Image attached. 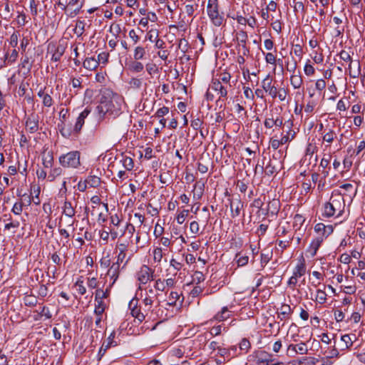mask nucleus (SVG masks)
I'll use <instances>...</instances> for the list:
<instances>
[{
    "mask_svg": "<svg viewBox=\"0 0 365 365\" xmlns=\"http://www.w3.org/2000/svg\"><path fill=\"white\" fill-rule=\"evenodd\" d=\"M116 101L113 98H108L106 96H102L99 105L96 109L100 115L104 116L106 114L118 115L120 112L119 105H116Z\"/></svg>",
    "mask_w": 365,
    "mask_h": 365,
    "instance_id": "1",
    "label": "nucleus"
},
{
    "mask_svg": "<svg viewBox=\"0 0 365 365\" xmlns=\"http://www.w3.org/2000/svg\"><path fill=\"white\" fill-rule=\"evenodd\" d=\"M344 207V199L341 197H331L329 202H327L324 205V212L322 216L325 217H331L338 212L337 216H339L343 212Z\"/></svg>",
    "mask_w": 365,
    "mask_h": 365,
    "instance_id": "2",
    "label": "nucleus"
},
{
    "mask_svg": "<svg viewBox=\"0 0 365 365\" xmlns=\"http://www.w3.org/2000/svg\"><path fill=\"white\" fill-rule=\"evenodd\" d=\"M81 153L78 150L70 151L59 157V163L63 168H78L81 165Z\"/></svg>",
    "mask_w": 365,
    "mask_h": 365,
    "instance_id": "3",
    "label": "nucleus"
},
{
    "mask_svg": "<svg viewBox=\"0 0 365 365\" xmlns=\"http://www.w3.org/2000/svg\"><path fill=\"white\" fill-rule=\"evenodd\" d=\"M339 56L340 59L346 63H349V74L351 78H358L361 73L360 63L359 61H353L349 52L342 50Z\"/></svg>",
    "mask_w": 365,
    "mask_h": 365,
    "instance_id": "4",
    "label": "nucleus"
},
{
    "mask_svg": "<svg viewBox=\"0 0 365 365\" xmlns=\"http://www.w3.org/2000/svg\"><path fill=\"white\" fill-rule=\"evenodd\" d=\"M66 48V42L65 41H59L58 44L50 43L48 46V51L52 53L51 61L54 62L60 61Z\"/></svg>",
    "mask_w": 365,
    "mask_h": 365,
    "instance_id": "5",
    "label": "nucleus"
},
{
    "mask_svg": "<svg viewBox=\"0 0 365 365\" xmlns=\"http://www.w3.org/2000/svg\"><path fill=\"white\" fill-rule=\"evenodd\" d=\"M154 270L147 265H143L137 272V279L140 284H147L150 279H153Z\"/></svg>",
    "mask_w": 365,
    "mask_h": 365,
    "instance_id": "6",
    "label": "nucleus"
},
{
    "mask_svg": "<svg viewBox=\"0 0 365 365\" xmlns=\"http://www.w3.org/2000/svg\"><path fill=\"white\" fill-rule=\"evenodd\" d=\"M115 336V332L113 331L109 336L108 337L106 341H104L100 348L98 353V360H101V358L105 355L106 351L112 347V346H117L118 343L116 341L114 340Z\"/></svg>",
    "mask_w": 365,
    "mask_h": 365,
    "instance_id": "7",
    "label": "nucleus"
},
{
    "mask_svg": "<svg viewBox=\"0 0 365 365\" xmlns=\"http://www.w3.org/2000/svg\"><path fill=\"white\" fill-rule=\"evenodd\" d=\"M308 351L305 343L301 342L297 344H289L287 349V354L290 357H294L296 354H306Z\"/></svg>",
    "mask_w": 365,
    "mask_h": 365,
    "instance_id": "8",
    "label": "nucleus"
},
{
    "mask_svg": "<svg viewBox=\"0 0 365 365\" xmlns=\"http://www.w3.org/2000/svg\"><path fill=\"white\" fill-rule=\"evenodd\" d=\"M230 207L231 210L232 217L235 218L240 215L241 210L243 208L244 204L238 196L237 198H230Z\"/></svg>",
    "mask_w": 365,
    "mask_h": 365,
    "instance_id": "9",
    "label": "nucleus"
},
{
    "mask_svg": "<svg viewBox=\"0 0 365 365\" xmlns=\"http://www.w3.org/2000/svg\"><path fill=\"white\" fill-rule=\"evenodd\" d=\"M68 6V16L70 17H74L79 14L83 3L79 4V0H70L67 3Z\"/></svg>",
    "mask_w": 365,
    "mask_h": 365,
    "instance_id": "10",
    "label": "nucleus"
},
{
    "mask_svg": "<svg viewBox=\"0 0 365 365\" xmlns=\"http://www.w3.org/2000/svg\"><path fill=\"white\" fill-rule=\"evenodd\" d=\"M91 113V109L88 108H86L79 115L77 118L76 123L75 124L73 131L76 133H79L81 130V128L85 123V119L88 117V115Z\"/></svg>",
    "mask_w": 365,
    "mask_h": 365,
    "instance_id": "11",
    "label": "nucleus"
},
{
    "mask_svg": "<svg viewBox=\"0 0 365 365\" xmlns=\"http://www.w3.org/2000/svg\"><path fill=\"white\" fill-rule=\"evenodd\" d=\"M133 302L134 299H133L129 304L131 314L133 317L141 322L145 319L146 313H143V312L141 311V307H138L137 302L135 304H133Z\"/></svg>",
    "mask_w": 365,
    "mask_h": 365,
    "instance_id": "12",
    "label": "nucleus"
},
{
    "mask_svg": "<svg viewBox=\"0 0 365 365\" xmlns=\"http://www.w3.org/2000/svg\"><path fill=\"white\" fill-rule=\"evenodd\" d=\"M26 127L31 133H34L38 130V117L35 115H31L26 121Z\"/></svg>",
    "mask_w": 365,
    "mask_h": 365,
    "instance_id": "13",
    "label": "nucleus"
},
{
    "mask_svg": "<svg viewBox=\"0 0 365 365\" xmlns=\"http://www.w3.org/2000/svg\"><path fill=\"white\" fill-rule=\"evenodd\" d=\"M212 89L218 92L220 97L227 98V86H223L220 80H212Z\"/></svg>",
    "mask_w": 365,
    "mask_h": 365,
    "instance_id": "14",
    "label": "nucleus"
},
{
    "mask_svg": "<svg viewBox=\"0 0 365 365\" xmlns=\"http://www.w3.org/2000/svg\"><path fill=\"white\" fill-rule=\"evenodd\" d=\"M323 240V237H317L312 241L307 250V252L310 253L311 257H314L316 255L318 249L320 247Z\"/></svg>",
    "mask_w": 365,
    "mask_h": 365,
    "instance_id": "15",
    "label": "nucleus"
},
{
    "mask_svg": "<svg viewBox=\"0 0 365 365\" xmlns=\"http://www.w3.org/2000/svg\"><path fill=\"white\" fill-rule=\"evenodd\" d=\"M278 318L281 320L289 319L293 312L292 309L289 304H283L279 309Z\"/></svg>",
    "mask_w": 365,
    "mask_h": 365,
    "instance_id": "16",
    "label": "nucleus"
},
{
    "mask_svg": "<svg viewBox=\"0 0 365 365\" xmlns=\"http://www.w3.org/2000/svg\"><path fill=\"white\" fill-rule=\"evenodd\" d=\"M209 18L210 19L211 22L215 26H220L223 24V22L225 21L224 16L222 14H220V12H215L208 14Z\"/></svg>",
    "mask_w": 365,
    "mask_h": 365,
    "instance_id": "17",
    "label": "nucleus"
},
{
    "mask_svg": "<svg viewBox=\"0 0 365 365\" xmlns=\"http://www.w3.org/2000/svg\"><path fill=\"white\" fill-rule=\"evenodd\" d=\"M230 312H229L227 307H224L220 312L217 313L212 319L210 321H212L213 319L218 321V322H222L224 320H226L227 319L230 318Z\"/></svg>",
    "mask_w": 365,
    "mask_h": 365,
    "instance_id": "18",
    "label": "nucleus"
},
{
    "mask_svg": "<svg viewBox=\"0 0 365 365\" xmlns=\"http://www.w3.org/2000/svg\"><path fill=\"white\" fill-rule=\"evenodd\" d=\"M43 165L45 168H51L53 163V156L51 151L43 152L42 154Z\"/></svg>",
    "mask_w": 365,
    "mask_h": 365,
    "instance_id": "19",
    "label": "nucleus"
},
{
    "mask_svg": "<svg viewBox=\"0 0 365 365\" xmlns=\"http://www.w3.org/2000/svg\"><path fill=\"white\" fill-rule=\"evenodd\" d=\"M83 66L85 68L93 71L98 66V61L94 58H86L83 63Z\"/></svg>",
    "mask_w": 365,
    "mask_h": 365,
    "instance_id": "20",
    "label": "nucleus"
},
{
    "mask_svg": "<svg viewBox=\"0 0 365 365\" xmlns=\"http://www.w3.org/2000/svg\"><path fill=\"white\" fill-rule=\"evenodd\" d=\"M290 83H291V85L294 88H299L302 86V85L303 83V80H302V77L299 71H298L297 73L292 74L291 76Z\"/></svg>",
    "mask_w": 365,
    "mask_h": 365,
    "instance_id": "21",
    "label": "nucleus"
},
{
    "mask_svg": "<svg viewBox=\"0 0 365 365\" xmlns=\"http://www.w3.org/2000/svg\"><path fill=\"white\" fill-rule=\"evenodd\" d=\"M63 214L67 217H73L76 211L71 202L65 201L63 206Z\"/></svg>",
    "mask_w": 365,
    "mask_h": 365,
    "instance_id": "22",
    "label": "nucleus"
},
{
    "mask_svg": "<svg viewBox=\"0 0 365 365\" xmlns=\"http://www.w3.org/2000/svg\"><path fill=\"white\" fill-rule=\"evenodd\" d=\"M257 362L259 364L264 363L266 365H269V364L273 361V359H272V356L265 351H261L259 354V355H257Z\"/></svg>",
    "mask_w": 365,
    "mask_h": 365,
    "instance_id": "23",
    "label": "nucleus"
},
{
    "mask_svg": "<svg viewBox=\"0 0 365 365\" xmlns=\"http://www.w3.org/2000/svg\"><path fill=\"white\" fill-rule=\"evenodd\" d=\"M95 301L96 302V303L95 304L94 313L97 316H101L105 311L106 305L101 299H95Z\"/></svg>",
    "mask_w": 365,
    "mask_h": 365,
    "instance_id": "24",
    "label": "nucleus"
},
{
    "mask_svg": "<svg viewBox=\"0 0 365 365\" xmlns=\"http://www.w3.org/2000/svg\"><path fill=\"white\" fill-rule=\"evenodd\" d=\"M86 180L88 185L91 187H98L101 182V178L96 175H90Z\"/></svg>",
    "mask_w": 365,
    "mask_h": 365,
    "instance_id": "25",
    "label": "nucleus"
},
{
    "mask_svg": "<svg viewBox=\"0 0 365 365\" xmlns=\"http://www.w3.org/2000/svg\"><path fill=\"white\" fill-rule=\"evenodd\" d=\"M341 340L343 341V344L341 345V350H346L349 349L352 344L353 341L351 340V336L350 334H344L341 337Z\"/></svg>",
    "mask_w": 365,
    "mask_h": 365,
    "instance_id": "26",
    "label": "nucleus"
},
{
    "mask_svg": "<svg viewBox=\"0 0 365 365\" xmlns=\"http://www.w3.org/2000/svg\"><path fill=\"white\" fill-rule=\"evenodd\" d=\"M305 272L306 266L304 263V259H303V261L300 264H297V266L296 267L293 275H294L297 277H300L303 276L305 274Z\"/></svg>",
    "mask_w": 365,
    "mask_h": 365,
    "instance_id": "27",
    "label": "nucleus"
},
{
    "mask_svg": "<svg viewBox=\"0 0 365 365\" xmlns=\"http://www.w3.org/2000/svg\"><path fill=\"white\" fill-rule=\"evenodd\" d=\"M217 0H208L207 6V15L212 13L218 12Z\"/></svg>",
    "mask_w": 365,
    "mask_h": 365,
    "instance_id": "28",
    "label": "nucleus"
},
{
    "mask_svg": "<svg viewBox=\"0 0 365 365\" xmlns=\"http://www.w3.org/2000/svg\"><path fill=\"white\" fill-rule=\"evenodd\" d=\"M227 331V327H225L224 324H221V325H218V326H215L213 327L212 328H211L210 331V334L211 336H218L220 335L222 331Z\"/></svg>",
    "mask_w": 365,
    "mask_h": 365,
    "instance_id": "29",
    "label": "nucleus"
},
{
    "mask_svg": "<svg viewBox=\"0 0 365 365\" xmlns=\"http://www.w3.org/2000/svg\"><path fill=\"white\" fill-rule=\"evenodd\" d=\"M180 294L177 292H171L169 297L168 302L167 303L168 305L174 307L176 305L177 301L180 299Z\"/></svg>",
    "mask_w": 365,
    "mask_h": 365,
    "instance_id": "30",
    "label": "nucleus"
},
{
    "mask_svg": "<svg viewBox=\"0 0 365 365\" xmlns=\"http://www.w3.org/2000/svg\"><path fill=\"white\" fill-rule=\"evenodd\" d=\"M119 267L120 265H118V264L113 263L108 269V274L110 275L112 278H113L114 281H115L116 279L118 277Z\"/></svg>",
    "mask_w": 365,
    "mask_h": 365,
    "instance_id": "31",
    "label": "nucleus"
},
{
    "mask_svg": "<svg viewBox=\"0 0 365 365\" xmlns=\"http://www.w3.org/2000/svg\"><path fill=\"white\" fill-rule=\"evenodd\" d=\"M24 304L27 307H35L38 300L35 296L27 295L24 298Z\"/></svg>",
    "mask_w": 365,
    "mask_h": 365,
    "instance_id": "32",
    "label": "nucleus"
},
{
    "mask_svg": "<svg viewBox=\"0 0 365 365\" xmlns=\"http://www.w3.org/2000/svg\"><path fill=\"white\" fill-rule=\"evenodd\" d=\"M145 54V50L142 46H137L135 49L133 57L135 60L138 61L143 59Z\"/></svg>",
    "mask_w": 365,
    "mask_h": 365,
    "instance_id": "33",
    "label": "nucleus"
},
{
    "mask_svg": "<svg viewBox=\"0 0 365 365\" xmlns=\"http://www.w3.org/2000/svg\"><path fill=\"white\" fill-rule=\"evenodd\" d=\"M248 38V36L246 31L241 30L237 33V40L239 41V44H245Z\"/></svg>",
    "mask_w": 365,
    "mask_h": 365,
    "instance_id": "34",
    "label": "nucleus"
},
{
    "mask_svg": "<svg viewBox=\"0 0 365 365\" xmlns=\"http://www.w3.org/2000/svg\"><path fill=\"white\" fill-rule=\"evenodd\" d=\"M235 258L237 259V265L240 267L246 265L249 261V257L247 255H241L240 252L236 255Z\"/></svg>",
    "mask_w": 365,
    "mask_h": 365,
    "instance_id": "35",
    "label": "nucleus"
},
{
    "mask_svg": "<svg viewBox=\"0 0 365 365\" xmlns=\"http://www.w3.org/2000/svg\"><path fill=\"white\" fill-rule=\"evenodd\" d=\"M119 246L123 247V249H120V252L118 255L117 262L115 263L118 265H120V264L122 263L125 258V250L127 247L126 245L125 244H120Z\"/></svg>",
    "mask_w": 365,
    "mask_h": 365,
    "instance_id": "36",
    "label": "nucleus"
},
{
    "mask_svg": "<svg viewBox=\"0 0 365 365\" xmlns=\"http://www.w3.org/2000/svg\"><path fill=\"white\" fill-rule=\"evenodd\" d=\"M109 296V290L107 289L103 291L102 289H97L95 292V299H103Z\"/></svg>",
    "mask_w": 365,
    "mask_h": 365,
    "instance_id": "37",
    "label": "nucleus"
},
{
    "mask_svg": "<svg viewBox=\"0 0 365 365\" xmlns=\"http://www.w3.org/2000/svg\"><path fill=\"white\" fill-rule=\"evenodd\" d=\"M123 165L127 170H133L134 167L133 160L130 157H125L123 160Z\"/></svg>",
    "mask_w": 365,
    "mask_h": 365,
    "instance_id": "38",
    "label": "nucleus"
},
{
    "mask_svg": "<svg viewBox=\"0 0 365 365\" xmlns=\"http://www.w3.org/2000/svg\"><path fill=\"white\" fill-rule=\"evenodd\" d=\"M250 347H251V344L247 339L244 338L241 340V341L240 343V349L241 351H245V353H247L249 351V349H250Z\"/></svg>",
    "mask_w": 365,
    "mask_h": 365,
    "instance_id": "39",
    "label": "nucleus"
},
{
    "mask_svg": "<svg viewBox=\"0 0 365 365\" xmlns=\"http://www.w3.org/2000/svg\"><path fill=\"white\" fill-rule=\"evenodd\" d=\"M316 300L320 304L325 303L327 300V294L322 289H317Z\"/></svg>",
    "mask_w": 365,
    "mask_h": 365,
    "instance_id": "40",
    "label": "nucleus"
},
{
    "mask_svg": "<svg viewBox=\"0 0 365 365\" xmlns=\"http://www.w3.org/2000/svg\"><path fill=\"white\" fill-rule=\"evenodd\" d=\"M153 299V297L148 295V294H146L145 298L143 299V304L144 307H148V309H150L153 307V304L154 302V300Z\"/></svg>",
    "mask_w": 365,
    "mask_h": 365,
    "instance_id": "41",
    "label": "nucleus"
},
{
    "mask_svg": "<svg viewBox=\"0 0 365 365\" xmlns=\"http://www.w3.org/2000/svg\"><path fill=\"white\" fill-rule=\"evenodd\" d=\"M317 148L316 145L309 143L305 152V157L310 156V159L314 156V153L317 151Z\"/></svg>",
    "mask_w": 365,
    "mask_h": 365,
    "instance_id": "42",
    "label": "nucleus"
},
{
    "mask_svg": "<svg viewBox=\"0 0 365 365\" xmlns=\"http://www.w3.org/2000/svg\"><path fill=\"white\" fill-rule=\"evenodd\" d=\"M262 86L265 91H268L273 86H272V79L269 75H267L266 78L262 81Z\"/></svg>",
    "mask_w": 365,
    "mask_h": 365,
    "instance_id": "43",
    "label": "nucleus"
},
{
    "mask_svg": "<svg viewBox=\"0 0 365 365\" xmlns=\"http://www.w3.org/2000/svg\"><path fill=\"white\" fill-rule=\"evenodd\" d=\"M83 284V282L80 279H78L75 283V287H76L78 292L81 295H83L86 292V289Z\"/></svg>",
    "mask_w": 365,
    "mask_h": 365,
    "instance_id": "44",
    "label": "nucleus"
},
{
    "mask_svg": "<svg viewBox=\"0 0 365 365\" xmlns=\"http://www.w3.org/2000/svg\"><path fill=\"white\" fill-rule=\"evenodd\" d=\"M264 172L265 174L269 176L273 175L276 172V168L274 165H272L271 160H269L267 165H266Z\"/></svg>",
    "mask_w": 365,
    "mask_h": 365,
    "instance_id": "45",
    "label": "nucleus"
},
{
    "mask_svg": "<svg viewBox=\"0 0 365 365\" xmlns=\"http://www.w3.org/2000/svg\"><path fill=\"white\" fill-rule=\"evenodd\" d=\"M230 78H231V76L230 73H224L220 76V78L217 80H220L222 84V83H225V84L228 85V86L230 88L231 87V85L230 84Z\"/></svg>",
    "mask_w": 365,
    "mask_h": 365,
    "instance_id": "46",
    "label": "nucleus"
},
{
    "mask_svg": "<svg viewBox=\"0 0 365 365\" xmlns=\"http://www.w3.org/2000/svg\"><path fill=\"white\" fill-rule=\"evenodd\" d=\"M33 190L34 193L35 194V196L32 197V200L35 205H39L41 201L38 197V195L40 194V187L38 186H33Z\"/></svg>",
    "mask_w": 365,
    "mask_h": 365,
    "instance_id": "47",
    "label": "nucleus"
},
{
    "mask_svg": "<svg viewBox=\"0 0 365 365\" xmlns=\"http://www.w3.org/2000/svg\"><path fill=\"white\" fill-rule=\"evenodd\" d=\"M188 212L189 211L187 210H183L178 215L176 220L178 224L181 225L185 222Z\"/></svg>",
    "mask_w": 365,
    "mask_h": 365,
    "instance_id": "48",
    "label": "nucleus"
},
{
    "mask_svg": "<svg viewBox=\"0 0 365 365\" xmlns=\"http://www.w3.org/2000/svg\"><path fill=\"white\" fill-rule=\"evenodd\" d=\"M163 250L160 247H157L153 251V258L155 262H160L163 258Z\"/></svg>",
    "mask_w": 365,
    "mask_h": 365,
    "instance_id": "49",
    "label": "nucleus"
},
{
    "mask_svg": "<svg viewBox=\"0 0 365 365\" xmlns=\"http://www.w3.org/2000/svg\"><path fill=\"white\" fill-rule=\"evenodd\" d=\"M62 173V168H55L53 170H51L50 175H48V178H50V180L52 181L55 179L56 177L61 175Z\"/></svg>",
    "mask_w": 365,
    "mask_h": 365,
    "instance_id": "50",
    "label": "nucleus"
},
{
    "mask_svg": "<svg viewBox=\"0 0 365 365\" xmlns=\"http://www.w3.org/2000/svg\"><path fill=\"white\" fill-rule=\"evenodd\" d=\"M32 65V63H29V58L27 56H25V57L21 59V66L22 68H26L28 73L31 71Z\"/></svg>",
    "mask_w": 365,
    "mask_h": 365,
    "instance_id": "51",
    "label": "nucleus"
},
{
    "mask_svg": "<svg viewBox=\"0 0 365 365\" xmlns=\"http://www.w3.org/2000/svg\"><path fill=\"white\" fill-rule=\"evenodd\" d=\"M84 31V22L83 21H78L76 25L75 33L78 36H81Z\"/></svg>",
    "mask_w": 365,
    "mask_h": 365,
    "instance_id": "52",
    "label": "nucleus"
},
{
    "mask_svg": "<svg viewBox=\"0 0 365 365\" xmlns=\"http://www.w3.org/2000/svg\"><path fill=\"white\" fill-rule=\"evenodd\" d=\"M120 26L119 24H112L110 26L109 31L110 33H113L115 36V38H117V36L120 33Z\"/></svg>",
    "mask_w": 365,
    "mask_h": 365,
    "instance_id": "53",
    "label": "nucleus"
},
{
    "mask_svg": "<svg viewBox=\"0 0 365 365\" xmlns=\"http://www.w3.org/2000/svg\"><path fill=\"white\" fill-rule=\"evenodd\" d=\"M178 48L181 50L183 53L187 51L188 42L185 38H181L179 41Z\"/></svg>",
    "mask_w": 365,
    "mask_h": 365,
    "instance_id": "54",
    "label": "nucleus"
},
{
    "mask_svg": "<svg viewBox=\"0 0 365 365\" xmlns=\"http://www.w3.org/2000/svg\"><path fill=\"white\" fill-rule=\"evenodd\" d=\"M109 57L108 53L106 52H102L98 54V59H96L98 61V64L100 63L103 64H106L108 62V59Z\"/></svg>",
    "mask_w": 365,
    "mask_h": 365,
    "instance_id": "55",
    "label": "nucleus"
},
{
    "mask_svg": "<svg viewBox=\"0 0 365 365\" xmlns=\"http://www.w3.org/2000/svg\"><path fill=\"white\" fill-rule=\"evenodd\" d=\"M143 81L140 78H133L130 79L129 84L135 88H140L142 86Z\"/></svg>",
    "mask_w": 365,
    "mask_h": 365,
    "instance_id": "56",
    "label": "nucleus"
},
{
    "mask_svg": "<svg viewBox=\"0 0 365 365\" xmlns=\"http://www.w3.org/2000/svg\"><path fill=\"white\" fill-rule=\"evenodd\" d=\"M166 287V285L165 284L164 281L161 280L160 279H158L155 280L154 288L156 290L163 292Z\"/></svg>",
    "mask_w": 365,
    "mask_h": 365,
    "instance_id": "57",
    "label": "nucleus"
},
{
    "mask_svg": "<svg viewBox=\"0 0 365 365\" xmlns=\"http://www.w3.org/2000/svg\"><path fill=\"white\" fill-rule=\"evenodd\" d=\"M143 68V63L139 61H134L131 65V70L134 72H140Z\"/></svg>",
    "mask_w": 365,
    "mask_h": 365,
    "instance_id": "58",
    "label": "nucleus"
},
{
    "mask_svg": "<svg viewBox=\"0 0 365 365\" xmlns=\"http://www.w3.org/2000/svg\"><path fill=\"white\" fill-rule=\"evenodd\" d=\"M293 2L294 3V11H302V13L305 12L304 5L303 2L302 1H296V0H293Z\"/></svg>",
    "mask_w": 365,
    "mask_h": 365,
    "instance_id": "59",
    "label": "nucleus"
},
{
    "mask_svg": "<svg viewBox=\"0 0 365 365\" xmlns=\"http://www.w3.org/2000/svg\"><path fill=\"white\" fill-rule=\"evenodd\" d=\"M331 158V156L330 155H327V158L324 157L320 162L319 167L322 168L323 169H326L327 168H329V170L330 167H329V165Z\"/></svg>",
    "mask_w": 365,
    "mask_h": 365,
    "instance_id": "60",
    "label": "nucleus"
},
{
    "mask_svg": "<svg viewBox=\"0 0 365 365\" xmlns=\"http://www.w3.org/2000/svg\"><path fill=\"white\" fill-rule=\"evenodd\" d=\"M19 53L16 49H14L11 53L9 56L8 54L5 55V58L8 59L9 62L14 63L16 61L18 57Z\"/></svg>",
    "mask_w": 365,
    "mask_h": 365,
    "instance_id": "61",
    "label": "nucleus"
},
{
    "mask_svg": "<svg viewBox=\"0 0 365 365\" xmlns=\"http://www.w3.org/2000/svg\"><path fill=\"white\" fill-rule=\"evenodd\" d=\"M43 105L46 107H51L53 105V99L49 94L46 93L43 96Z\"/></svg>",
    "mask_w": 365,
    "mask_h": 365,
    "instance_id": "62",
    "label": "nucleus"
},
{
    "mask_svg": "<svg viewBox=\"0 0 365 365\" xmlns=\"http://www.w3.org/2000/svg\"><path fill=\"white\" fill-rule=\"evenodd\" d=\"M168 113L169 108L166 106H163L157 110L155 115L158 118H162L164 115H167Z\"/></svg>",
    "mask_w": 365,
    "mask_h": 365,
    "instance_id": "63",
    "label": "nucleus"
},
{
    "mask_svg": "<svg viewBox=\"0 0 365 365\" xmlns=\"http://www.w3.org/2000/svg\"><path fill=\"white\" fill-rule=\"evenodd\" d=\"M335 133L333 130H329L323 136V140L327 143H332L334 140Z\"/></svg>",
    "mask_w": 365,
    "mask_h": 365,
    "instance_id": "64",
    "label": "nucleus"
}]
</instances>
